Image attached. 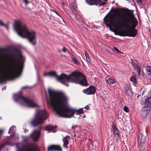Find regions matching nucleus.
Listing matches in <instances>:
<instances>
[{"label": "nucleus", "mask_w": 151, "mask_h": 151, "mask_svg": "<svg viewBox=\"0 0 151 151\" xmlns=\"http://www.w3.org/2000/svg\"><path fill=\"white\" fill-rule=\"evenodd\" d=\"M85 56L86 59L87 61L88 62H90V59L89 55H87Z\"/></svg>", "instance_id": "b1692460"}, {"label": "nucleus", "mask_w": 151, "mask_h": 151, "mask_svg": "<svg viewBox=\"0 0 151 151\" xmlns=\"http://www.w3.org/2000/svg\"><path fill=\"white\" fill-rule=\"evenodd\" d=\"M27 86L23 87L22 88V89H24V88H27Z\"/></svg>", "instance_id": "58836bf2"}, {"label": "nucleus", "mask_w": 151, "mask_h": 151, "mask_svg": "<svg viewBox=\"0 0 151 151\" xmlns=\"http://www.w3.org/2000/svg\"><path fill=\"white\" fill-rule=\"evenodd\" d=\"M16 131V127L13 125L10 128L9 132L8 133H11V134L9 136H7L6 138V141L5 144H2L1 145H5V146L6 145H9L10 146H13L14 144H11L10 142L11 141V138L15 134Z\"/></svg>", "instance_id": "9d476101"}, {"label": "nucleus", "mask_w": 151, "mask_h": 151, "mask_svg": "<svg viewBox=\"0 0 151 151\" xmlns=\"http://www.w3.org/2000/svg\"><path fill=\"white\" fill-rule=\"evenodd\" d=\"M28 129L27 130L26 129L24 130V132H28Z\"/></svg>", "instance_id": "e433bc0d"}, {"label": "nucleus", "mask_w": 151, "mask_h": 151, "mask_svg": "<svg viewBox=\"0 0 151 151\" xmlns=\"http://www.w3.org/2000/svg\"><path fill=\"white\" fill-rule=\"evenodd\" d=\"M52 11L55 12H55H56V11L54 10H52Z\"/></svg>", "instance_id": "79ce46f5"}, {"label": "nucleus", "mask_w": 151, "mask_h": 151, "mask_svg": "<svg viewBox=\"0 0 151 151\" xmlns=\"http://www.w3.org/2000/svg\"><path fill=\"white\" fill-rule=\"evenodd\" d=\"M48 97L45 91L47 102L52 107L54 111L60 117L70 118L73 116L76 111L77 114L83 113L82 108L76 109L68 106V97L61 92L55 91L50 88H48Z\"/></svg>", "instance_id": "f03ea898"}, {"label": "nucleus", "mask_w": 151, "mask_h": 151, "mask_svg": "<svg viewBox=\"0 0 151 151\" xmlns=\"http://www.w3.org/2000/svg\"><path fill=\"white\" fill-rule=\"evenodd\" d=\"M84 53L85 56H86L87 55H88L86 51H84Z\"/></svg>", "instance_id": "f704fd0d"}, {"label": "nucleus", "mask_w": 151, "mask_h": 151, "mask_svg": "<svg viewBox=\"0 0 151 151\" xmlns=\"http://www.w3.org/2000/svg\"><path fill=\"white\" fill-rule=\"evenodd\" d=\"M4 25H3V26H4L6 27V29L7 30H8V28H9L8 25L5 24H4Z\"/></svg>", "instance_id": "2f4dec72"}, {"label": "nucleus", "mask_w": 151, "mask_h": 151, "mask_svg": "<svg viewBox=\"0 0 151 151\" xmlns=\"http://www.w3.org/2000/svg\"><path fill=\"white\" fill-rule=\"evenodd\" d=\"M8 56L0 53V83H6V79L11 80L19 77L25 58L21 53L17 50L8 60Z\"/></svg>", "instance_id": "f257e3e1"}, {"label": "nucleus", "mask_w": 151, "mask_h": 151, "mask_svg": "<svg viewBox=\"0 0 151 151\" xmlns=\"http://www.w3.org/2000/svg\"><path fill=\"white\" fill-rule=\"evenodd\" d=\"M72 6L73 10L74 11H76V8L75 5L73 3H72Z\"/></svg>", "instance_id": "a878e982"}, {"label": "nucleus", "mask_w": 151, "mask_h": 151, "mask_svg": "<svg viewBox=\"0 0 151 151\" xmlns=\"http://www.w3.org/2000/svg\"><path fill=\"white\" fill-rule=\"evenodd\" d=\"M112 129H113V130L117 129L116 125H115V124H113V125Z\"/></svg>", "instance_id": "cd10ccee"}, {"label": "nucleus", "mask_w": 151, "mask_h": 151, "mask_svg": "<svg viewBox=\"0 0 151 151\" xmlns=\"http://www.w3.org/2000/svg\"><path fill=\"white\" fill-rule=\"evenodd\" d=\"M117 51L118 52H119V53L121 52L119 50H117Z\"/></svg>", "instance_id": "37998d69"}, {"label": "nucleus", "mask_w": 151, "mask_h": 151, "mask_svg": "<svg viewBox=\"0 0 151 151\" xmlns=\"http://www.w3.org/2000/svg\"><path fill=\"white\" fill-rule=\"evenodd\" d=\"M13 27L18 35L22 37H27L32 45L36 43V35L35 32L29 31L25 25L18 20L14 21Z\"/></svg>", "instance_id": "39448f33"}, {"label": "nucleus", "mask_w": 151, "mask_h": 151, "mask_svg": "<svg viewBox=\"0 0 151 151\" xmlns=\"http://www.w3.org/2000/svg\"><path fill=\"white\" fill-rule=\"evenodd\" d=\"M146 139L145 136L142 133L139 134L138 142L139 144H143L145 141Z\"/></svg>", "instance_id": "dca6fc26"}, {"label": "nucleus", "mask_w": 151, "mask_h": 151, "mask_svg": "<svg viewBox=\"0 0 151 151\" xmlns=\"http://www.w3.org/2000/svg\"><path fill=\"white\" fill-rule=\"evenodd\" d=\"M96 88L94 86H91L86 89H84L83 92L87 95L94 94L95 93Z\"/></svg>", "instance_id": "f8f14e48"}, {"label": "nucleus", "mask_w": 151, "mask_h": 151, "mask_svg": "<svg viewBox=\"0 0 151 151\" xmlns=\"http://www.w3.org/2000/svg\"><path fill=\"white\" fill-rule=\"evenodd\" d=\"M40 135V131L35 130L29 136H22V138L23 141L26 142L29 140L30 137H31L33 141L35 142L38 141Z\"/></svg>", "instance_id": "6e6552de"}, {"label": "nucleus", "mask_w": 151, "mask_h": 151, "mask_svg": "<svg viewBox=\"0 0 151 151\" xmlns=\"http://www.w3.org/2000/svg\"><path fill=\"white\" fill-rule=\"evenodd\" d=\"M5 147V145H0V151H1V150L3 149Z\"/></svg>", "instance_id": "bb28decb"}, {"label": "nucleus", "mask_w": 151, "mask_h": 151, "mask_svg": "<svg viewBox=\"0 0 151 151\" xmlns=\"http://www.w3.org/2000/svg\"><path fill=\"white\" fill-rule=\"evenodd\" d=\"M48 151H62V149L59 145H52L48 148Z\"/></svg>", "instance_id": "4468645a"}, {"label": "nucleus", "mask_w": 151, "mask_h": 151, "mask_svg": "<svg viewBox=\"0 0 151 151\" xmlns=\"http://www.w3.org/2000/svg\"><path fill=\"white\" fill-rule=\"evenodd\" d=\"M107 82L108 84L110 85H112L113 83H115V80L111 78L108 79L107 80Z\"/></svg>", "instance_id": "aec40b11"}, {"label": "nucleus", "mask_w": 151, "mask_h": 151, "mask_svg": "<svg viewBox=\"0 0 151 151\" xmlns=\"http://www.w3.org/2000/svg\"><path fill=\"white\" fill-rule=\"evenodd\" d=\"M62 50L63 52H65L67 51V49L65 47H63L62 49Z\"/></svg>", "instance_id": "c85d7f7f"}, {"label": "nucleus", "mask_w": 151, "mask_h": 151, "mask_svg": "<svg viewBox=\"0 0 151 151\" xmlns=\"http://www.w3.org/2000/svg\"><path fill=\"white\" fill-rule=\"evenodd\" d=\"M113 133L115 135V136H119V134H118V131L117 130V129H114L113 130Z\"/></svg>", "instance_id": "5701e85b"}, {"label": "nucleus", "mask_w": 151, "mask_h": 151, "mask_svg": "<svg viewBox=\"0 0 151 151\" xmlns=\"http://www.w3.org/2000/svg\"><path fill=\"white\" fill-rule=\"evenodd\" d=\"M45 129L50 132H52L54 133L56 132V126H53L50 125H48L45 128Z\"/></svg>", "instance_id": "a211bd4d"}, {"label": "nucleus", "mask_w": 151, "mask_h": 151, "mask_svg": "<svg viewBox=\"0 0 151 151\" xmlns=\"http://www.w3.org/2000/svg\"><path fill=\"white\" fill-rule=\"evenodd\" d=\"M84 108H86L87 109H88L89 108V107L88 105H87L86 106L84 107Z\"/></svg>", "instance_id": "72a5a7b5"}, {"label": "nucleus", "mask_w": 151, "mask_h": 151, "mask_svg": "<svg viewBox=\"0 0 151 151\" xmlns=\"http://www.w3.org/2000/svg\"><path fill=\"white\" fill-rule=\"evenodd\" d=\"M124 90L127 96H129L132 95V91L130 90V86L129 85L126 86L124 87Z\"/></svg>", "instance_id": "f3484780"}, {"label": "nucleus", "mask_w": 151, "mask_h": 151, "mask_svg": "<svg viewBox=\"0 0 151 151\" xmlns=\"http://www.w3.org/2000/svg\"><path fill=\"white\" fill-rule=\"evenodd\" d=\"M114 49L116 51H117V50H118V49L117 48H116L115 47H114Z\"/></svg>", "instance_id": "c9c22d12"}, {"label": "nucleus", "mask_w": 151, "mask_h": 151, "mask_svg": "<svg viewBox=\"0 0 151 151\" xmlns=\"http://www.w3.org/2000/svg\"><path fill=\"white\" fill-rule=\"evenodd\" d=\"M39 128H40V129H41L42 128V127H39Z\"/></svg>", "instance_id": "a18cd8bd"}, {"label": "nucleus", "mask_w": 151, "mask_h": 151, "mask_svg": "<svg viewBox=\"0 0 151 151\" xmlns=\"http://www.w3.org/2000/svg\"><path fill=\"white\" fill-rule=\"evenodd\" d=\"M47 117V113L45 110H37L35 117L31 121L30 124L34 127L41 124Z\"/></svg>", "instance_id": "0eeeda50"}, {"label": "nucleus", "mask_w": 151, "mask_h": 151, "mask_svg": "<svg viewBox=\"0 0 151 151\" xmlns=\"http://www.w3.org/2000/svg\"><path fill=\"white\" fill-rule=\"evenodd\" d=\"M75 14V17H76L77 16V15H78V13L77 12H76V14Z\"/></svg>", "instance_id": "4c0bfd02"}, {"label": "nucleus", "mask_w": 151, "mask_h": 151, "mask_svg": "<svg viewBox=\"0 0 151 151\" xmlns=\"http://www.w3.org/2000/svg\"><path fill=\"white\" fill-rule=\"evenodd\" d=\"M146 71L147 73L149 75L151 74V67L148 66L146 67Z\"/></svg>", "instance_id": "6ab92c4d"}, {"label": "nucleus", "mask_w": 151, "mask_h": 151, "mask_svg": "<svg viewBox=\"0 0 151 151\" xmlns=\"http://www.w3.org/2000/svg\"><path fill=\"white\" fill-rule=\"evenodd\" d=\"M55 13L58 16H60L59 14L57 12H55Z\"/></svg>", "instance_id": "ea45409f"}, {"label": "nucleus", "mask_w": 151, "mask_h": 151, "mask_svg": "<svg viewBox=\"0 0 151 151\" xmlns=\"http://www.w3.org/2000/svg\"><path fill=\"white\" fill-rule=\"evenodd\" d=\"M4 24L3 23V22L1 20H0V26H3Z\"/></svg>", "instance_id": "7c9ffc66"}, {"label": "nucleus", "mask_w": 151, "mask_h": 151, "mask_svg": "<svg viewBox=\"0 0 151 151\" xmlns=\"http://www.w3.org/2000/svg\"><path fill=\"white\" fill-rule=\"evenodd\" d=\"M130 80L131 81L133 82L134 83H136V79L135 77L134 76H132L130 78Z\"/></svg>", "instance_id": "4be33fe9"}, {"label": "nucleus", "mask_w": 151, "mask_h": 151, "mask_svg": "<svg viewBox=\"0 0 151 151\" xmlns=\"http://www.w3.org/2000/svg\"><path fill=\"white\" fill-rule=\"evenodd\" d=\"M124 110L126 112H127L129 111V109L126 106L124 107Z\"/></svg>", "instance_id": "393cba45"}, {"label": "nucleus", "mask_w": 151, "mask_h": 151, "mask_svg": "<svg viewBox=\"0 0 151 151\" xmlns=\"http://www.w3.org/2000/svg\"><path fill=\"white\" fill-rule=\"evenodd\" d=\"M103 1L106 2L108 0H103ZM86 2L90 5H96L99 6L101 5H104L106 3L105 2H103L100 0H86Z\"/></svg>", "instance_id": "9b49d317"}, {"label": "nucleus", "mask_w": 151, "mask_h": 151, "mask_svg": "<svg viewBox=\"0 0 151 151\" xmlns=\"http://www.w3.org/2000/svg\"><path fill=\"white\" fill-rule=\"evenodd\" d=\"M16 145L17 151H35V146L31 143L23 145L20 148H19L17 144H16Z\"/></svg>", "instance_id": "1a4fd4ad"}, {"label": "nucleus", "mask_w": 151, "mask_h": 151, "mask_svg": "<svg viewBox=\"0 0 151 151\" xmlns=\"http://www.w3.org/2000/svg\"><path fill=\"white\" fill-rule=\"evenodd\" d=\"M3 130H0V138H1V136L2 135V133L3 132Z\"/></svg>", "instance_id": "473e14b6"}, {"label": "nucleus", "mask_w": 151, "mask_h": 151, "mask_svg": "<svg viewBox=\"0 0 151 151\" xmlns=\"http://www.w3.org/2000/svg\"><path fill=\"white\" fill-rule=\"evenodd\" d=\"M70 138V136L67 135L64 137L63 139V147L65 148H67L68 147V145L69 144V142L68 141V138Z\"/></svg>", "instance_id": "2eb2a0df"}, {"label": "nucleus", "mask_w": 151, "mask_h": 151, "mask_svg": "<svg viewBox=\"0 0 151 151\" xmlns=\"http://www.w3.org/2000/svg\"><path fill=\"white\" fill-rule=\"evenodd\" d=\"M22 93V91H21L19 93L13 95V99L16 102L19 103L21 105L28 107H39V106L32 100L22 96L21 95Z\"/></svg>", "instance_id": "423d86ee"}, {"label": "nucleus", "mask_w": 151, "mask_h": 151, "mask_svg": "<svg viewBox=\"0 0 151 151\" xmlns=\"http://www.w3.org/2000/svg\"><path fill=\"white\" fill-rule=\"evenodd\" d=\"M132 63L134 69L137 71L138 76H139L140 75L141 68L139 65V63L137 61H135L132 62Z\"/></svg>", "instance_id": "ddd939ff"}, {"label": "nucleus", "mask_w": 151, "mask_h": 151, "mask_svg": "<svg viewBox=\"0 0 151 151\" xmlns=\"http://www.w3.org/2000/svg\"><path fill=\"white\" fill-rule=\"evenodd\" d=\"M24 2L25 5L28 4L29 3V2L27 1V0H23Z\"/></svg>", "instance_id": "c756f323"}, {"label": "nucleus", "mask_w": 151, "mask_h": 151, "mask_svg": "<svg viewBox=\"0 0 151 151\" xmlns=\"http://www.w3.org/2000/svg\"><path fill=\"white\" fill-rule=\"evenodd\" d=\"M72 128H74V126H72Z\"/></svg>", "instance_id": "49530a36"}, {"label": "nucleus", "mask_w": 151, "mask_h": 151, "mask_svg": "<svg viewBox=\"0 0 151 151\" xmlns=\"http://www.w3.org/2000/svg\"><path fill=\"white\" fill-rule=\"evenodd\" d=\"M37 77H38V73H37Z\"/></svg>", "instance_id": "c03bdc74"}, {"label": "nucleus", "mask_w": 151, "mask_h": 151, "mask_svg": "<svg viewBox=\"0 0 151 151\" xmlns=\"http://www.w3.org/2000/svg\"><path fill=\"white\" fill-rule=\"evenodd\" d=\"M71 59V60L74 62V63L77 65H79L80 64V62L76 59L73 57H72Z\"/></svg>", "instance_id": "412c9836"}, {"label": "nucleus", "mask_w": 151, "mask_h": 151, "mask_svg": "<svg viewBox=\"0 0 151 151\" xmlns=\"http://www.w3.org/2000/svg\"><path fill=\"white\" fill-rule=\"evenodd\" d=\"M5 89V87H3L2 88V90H3L4 89Z\"/></svg>", "instance_id": "a19ab883"}, {"label": "nucleus", "mask_w": 151, "mask_h": 151, "mask_svg": "<svg viewBox=\"0 0 151 151\" xmlns=\"http://www.w3.org/2000/svg\"><path fill=\"white\" fill-rule=\"evenodd\" d=\"M150 81H151V79H150Z\"/></svg>", "instance_id": "de8ad7c7"}, {"label": "nucleus", "mask_w": 151, "mask_h": 151, "mask_svg": "<svg viewBox=\"0 0 151 151\" xmlns=\"http://www.w3.org/2000/svg\"><path fill=\"white\" fill-rule=\"evenodd\" d=\"M109 12L104 18V21L105 22L106 26L110 27L109 24H112L113 22L115 24L122 27L124 28L125 29H121L115 33V34L121 36L135 37L137 34V31L134 28L131 29V26L127 24V23H130V20L129 19H126L124 17L122 14H117L115 16L111 15L107 17ZM111 29V28L109 27Z\"/></svg>", "instance_id": "7ed1b4c3"}, {"label": "nucleus", "mask_w": 151, "mask_h": 151, "mask_svg": "<svg viewBox=\"0 0 151 151\" xmlns=\"http://www.w3.org/2000/svg\"><path fill=\"white\" fill-rule=\"evenodd\" d=\"M44 76H47L55 78L58 81L67 86L69 84L68 82L79 84L82 86H87L88 85L85 76L81 73L74 72L69 75L62 74L58 76L56 73L54 71H51L44 74Z\"/></svg>", "instance_id": "20e7f679"}]
</instances>
